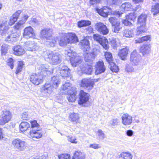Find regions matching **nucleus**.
Returning a JSON list of instances; mask_svg holds the SVG:
<instances>
[{"mask_svg": "<svg viewBox=\"0 0 159 159\" xmlns=\"http://www.w3.org/2000/svg\"><path fill=\"white\" fill-rule=\"evenodd\" d=\"M47 67L46 65H41L39 67V69L41 71L40 74H34L31 75L30 77V81L35 85H38L41 84L43 81V75L46 76V75H49L51 74Z\"/></svg>", "mask_w": 159, "mask_h": 159, "instance_id": "1", "label": "nucleus"}, {"mask_svg": "<svg viewBox=\"0 0 159 159\" xmlns=\"http://www.w3.org/2000/svg\"><path fill=\"white\" fill-rule=\"evenodd\" d=\"M41 34L44 39L48 41L47 42L49 43V45L52 47H54L56 44L57 38L52 36V30L49 28L43 29L41 31Z\"/></svg>", "mask_w": 159, "mask_h": 159, "instance_id": "2", "label": "nucleus"}, {"mask_svg": "<svg viewBox=\"0 0 159 159\" xmlns=\"http://www.w3.org/2000/svg\"><path fill=\"white\" fill-rule=\"evenodd\" d=\"M65 54L69 57V59L73 66L76 67L81 63L82 61L80 57L78 56L77 53L71 49L65 50Z\"/></svg>", "mask_w": 159, "mask_h": 159, "instance_id": "3", "label": "nucleus"}, {"mask_svg": "<svg viewBox=\"0 0 159 159\" xmlns=\"http://www.w3.org/2000/svg\"><path fill=\"white\" fill-rule=\"evenodd\" d=\"M46 54L47 56V58L52 64L57 65L61 62V56L58 53L48 51L47 52Z\"/></svg>", "mask_w": 159, "mask_h": 159, "instance_id": "4", "label": "nucleus"}, {"mask_svg": "<svg viewBox=\"0 0 159 159\" xmlns=\"http://www.w3.org/2000/svg\"><path fill=\"white\" fill-rule=\"evenodd\" d=\"M140 7V6H138L136 7V9L133 8L132 5L130 3L125 2L121 5L120 8L121 11H115L114 12V14L115 15L118 16L119 17H121V15L124 13L125 11H129L132 9H134L135 11H137L138 9Z\"/></svg>", "mask_w": 159, "mask_h": 159, "instance_id": "5", "label": "nucleus"}, {"mask_svg": "<svg viewBox=\"0 0 159 159\" xmlns=\"http://www.w3.org/2000/svg\"><path fill=\"white\" fill-rule=\"evenodd\" d=\"M12 144L14 148L19 151H23L27 149V143L19 138L14 139Z\"/></svg>", "mask_w": 159, "mask_h": 159, "instance_id": "6", "label": "nucleus"}, {"mask_svg": "<svg viewBox=\"0 0 159 159\" xmlns=\"http://www.w3.org/2000/svg\"><path fill=\"white\" fill-rule=\"evenodd\" d=\"M12 114L9 110H3L0 116V125H4L9 121L12 117Z\"/></svg>", "mask_w": 159, "mask_h": 159, "instance_id": "7", "label": "nucleus"}, {"mask_svg": "<svg viewBox=\"0 0 159 159\" xmlns=\"http://www.w3.org/2000/svg\"><path fill=\"white\" fill-rule=\"evenodd\" d=\"M109 21L112 25V31L118 33L122 28L120 21L117 19L113 17L109 18Z\"/></svg>", "mask_w": 159, "mask_h": 159, "instance_id": "8", "label": "nucleus"}, {"mask_svg": "<svg viewBox=\"0 0 159 159\" xmlns=\"http://www.w3.org/2000/svg\"><path fill=\"white\" fill-rule=\"evenodd\" d=\"M93 38L94 40L98 42L104 49L106 50L108 49V41L105 37L98 34H94Z\"/></svg>", "mask_w": 159, "mask_h": 159, "instance_id": "9", "label": "nucleus"}, {"mask_svg": "<svg viewBox=\"0 0 159 159\" xmlns=\"http://www.w3.org/2000/svg\"><path fill=\"white\" fill-rule=\"evenodd\" d=\"M130 61L133 65L138 66L140 65V57L136 50L131 53Z\"/></svg>", "mask_w": 159, "mask_h": 159, "instance_id": "10", "label": "nucleus"}, {"mask_svg": "<svg viewBox=\"0 0 159 159\" xmlns=\"http://www.w3.org/2000/svg\"><path fill=\"white\" fill-rule=\"evenodd\" d=\"M94 84L93 80L84 78L81 80L80 86L88 90H90L93 88Z\"/></svg>", "mask_w": 159, "mask_h": 159, "instance_id": "11", "label": "nucleus"}, {"mask_svg": "<svg viewBox=\"0 0 159 159\" xmlns=\"http://www.w3.org/2000/svg\"><path fill=\"white\" fill-rule=\"evenodd\" d=\"M11 29L9 30L7 34H5L4 37L5 38V41L8 43L11 41L15 42L16 41L18 37V34L16 32L12 33Z\"/></svg>", "mask_w": 159, "mask_h": 159, "instance_id": "12", "label": "nucleus"}, {"mask_svg": "<svg viewBox=\"0 0 159 159\" xmlns=\"http://www.w3.org/2000/svg\"><path fill=\"white\" fill-rule=\"evenodd\" d=\"M24 47L27 50L35 52L39 50V47L33 41H28L25 43Z\"/></svg>", "mask_w": 159, "mask_h": 159, "instance_id": "13", "label": "nucleus"}, {"mask_svg": "<svg viewBox=\"0 0 159 159\" xmlns=\"http://www.w3.org/2000/svg\"><path fill=\"white\" fill-rule=\"evenodd\" d=\"M94 27L98 32L103 35L107 34L109 32L106 26L101 22L97 23L95 24Z\"/></svg>", "mask_w": 159, "mask_h": 159, "instance_id": "14", "label": "nucleus"}, {"mask_svg": "<svg viewBox=\"0 0 159 159\" xmlns=\"http://www.w3.org/2000/svg\"><path fill=\"white\" fill-rule=\"evenodd\" d=\"M57 69L60 71L59 73L62 77H65L70 76V70L67 66L60 65L58 67L53 69V71L56 70Z\"/></svg>", "mask_w": 159, "mask_h": 159, "instance_id": "15", "label": "nucleus"}, {"mask_svg": "<svg viewBox=\"0 0 159 159\" xmlns=\"http://www.w3.org/2000/svg\"><path fill=\"white\" fill-rule=\"evenodd\" d=\"M95 74L98 75L104 72L106 70V67L103 61H99L95 66Z\"/></svg>", "mask_w": 159, "mask_h": 159, "instance_id": "16", "label": "nucleus"}, {"mask_svg": "<svg viewBox=\"0 0 159 159\" xmlns=\"http://www.w3.org/2000/svg\"><path fill=\"white\" fill-rule=\"evenodd\" d=\"M23 36L27 39L30 38H34L35 37V34L33 28L31 26L26 27L24 29Z\"/></svg>", "mask_w": 159, "mask_h": 159, "instance_id": "17", "label": "nucleus"}, {"mask_svg": "<svg viewBox=\"0 0 159 159\" xmlns=\"http://www.w3.org/2000/svg\"><path fill=\"white\" fill-rule=\"evenodd\" d=\"M11 29L9 28L7 21H3L0 24V35L5 36Z\"/></svg>", "mask_w": 159, "mask_h": 159, "instance_id": "18", "label": "nucleus"}, {"mask_svg": "<svg viewBox=\"0 0 159 159\" xmlns=\"http://www.w3.org/2000/svg\"><path fill=\"white\" fill-rule=\"evenodd\" d=\"M71 84L69 82H66L63 84L61 87L62 92L64 94H67L72 91V90L76 89L75 88H73Z\"/></svg>", "mask_w": 159, "mask_h": 159, "instance_id": "19", "label": "nucleus"}, {"mask_svg": "<svg viewBox=\"0 0 159 159\" xmlns=\"http://www.w3.org/2000/svg\"><path fill=\"white\" fill-rule=\"evenodd\" d=\"M41 129L40 127H39L36 129H34V130H31L30 132V136L31 137L36 139L41 138L43 135L42 133L40 131Z\"/></svg>", "mask_w": 159, "mask_h": 159, "instance_id": "20", "label": "nucleus"}, {"mask_svg": "<svg viewBox=\"0 0 159 159\" xmlns=\"http://www.w3.org/2000/svg\"><path fill=\"white\" fill-rule=\"evenodd\" d=\"M80 100L79 101V104H82L87 102L89 99V94L85 93L84 91L81 90L79 93Z\"/></svg>", "mask_w": 159, "mask_h": 159, "instance_id": "21", "label": "nucleus"}, {"mask_svg": "<svg viewBox=\"0 0 159 159\" xmlns=\"http://www.w3.org/2000/svg\"><path fill=\"white\" fill-rule=\"evenodd\" d=\"M122 122L125 125H129L132 123V117L128 114H125L121 117Z\"/></svg>", "mask_w": 159, "mask_h": 159, "instance_id": "22", "label": "nucleus"}, {"mask_svg": "<svg viewBox=\"0 0 159 159\" xmlns=\"http://www.w3.org/2000/svg\"><path fill=\"white\" fill-rule=\"evenodd\" d=\"M66 36L68 43H75L78 42V39L77 36L74 34H66Z\"/></svg>", "mask_w": 159, "mask_h": 159, "instance_id": "23", "label": "nucleus"}, {"mask_svg": "<svg viewBox=\"0 0 159 159\" xmlns=\"http://www.w3.org/2000/svg\"><path fill=\"white\" fill-rule=\"evenodd\" d=\"M84 55V60L86 61H92L94 60L95 55L94 52H90L89 50L85 51Z\"/></svg>", "mask_w": 159, "mask_h": 159, "instance_id": "24", "label": "nucleus"}, {"mask_svg": "<svg viewBox=\"0 0 159 159\" xmlns=\"http://www.w3.org/2000/svg\"><path fill=\"white\" fill-rule=\"evenodd\" d=\"M80 44L81 46V48L84 52L88 51L90 49L89 42L87 38H85L81 40Z\"/></svg>", "mask_w": 159, "mask_h": 159, "instance_id": "25", "label": "nucleus"}, {"mask_svg": "<svg viewBox=\"0 0 159 159\" xmlns=\"http://www.w3.org/2000/svg\"><path fill=\"white\" fill-rule=\"evenodd\" d=\"M21 12V11L19 10L15 12L13 15L10 17L8 24L10 25H12L16 22Z\"/></svg>", "mask_w": 159, "mask_h": 159, "instance_id": "26", "label": "nucleus"}, {"mask_svg": "<svg viewBox=\"0 0 159 159\" xmlns=\"http://www.w3.org/2000/svg\"><path fill=\"white\" fill-rule=\"evenodd\" d=\"M147 16L145 14H142L138 19V24L139 26L145 27Z\"/></svg>", "mask_w": 159, "mask_h": 159, "instance_id": "27", "label": "nucleus"}, {"mask_svg": "<svg viewBox=\"0 0 159 159\" xmlns=\"http://www.w3.org/2000/svg\"><path fill=\"white\" fill-rule=\"evenodd\" d=\"M129 52V48L126 47L120 50L119 53V56L121 58V60H124L127 56Z\"/></svg>", "mask_w": 159, "mask_h": 159, "instance_id": "28", "label": "nucleus"}, {"mask_svg": "<svg viewBox=\"0 0 159 159\" xmlns=\"http://www.w3.org/2000/svg\"><path fill=\"white\" fill-rule=\"evenodd\" d=\"M59 44L61 46H65L68 43L66 34H62L61 37L59 38Z\"/></svg>", "mask_w": 159, "mask_h": 159, "instance_id": "29", "label": "nucleus"}, {"mask_svg": "<svg viewBox=\"0 0 159 159\" xmlns=\"http://www.w3.org/2000/svg\"><path fill=\"white\" fill-rule=\"evenodd\" d=\"M13 49L14 54L16 55H22L24 54L25 52L24 48L20 45L16 46Z\"/></svg>", "mask_w": 159, "mask_h": 159, "instance_id": "30", "label": "nucleus"}, {"mask_svg": "<svg viewBox=\"0 0 159 159\" xmlns=\"http://www.w3.org/2000/svg\"><path fill=\"white\" fill-rule=\"evenodd\" d=\"M77 94L76 89L72 90V91L68 93L67 96V98L69 102H73L75 101L76 100V95Z\"/></svg>", "mask_w": 159, "mask_h": 159, "instance_id": "31", "label": "nucleus"}, {"mask_svg": "<svg viewBox=\"0 0 159 159\" xmlns=\"http://www.w3.org/2000/svg\"><path fill=\"white\" fill-rule=\"evenodd\" d=\"M51 83L53 85V86L56 89L58 87L61 83V80L58 76H53L51 79Z\"/></svg>", "mask_w": 159, "mask_h": 159, "instance_id": "32", "label": "nucleus"}, {"mask_svg": "<svg viewBox=\"0 0 159 159\" xmlns=\"http://www.w3.org/2000/svg\"><path fill=\"white\" fill-rule=\"evenodd\" d=\"M150 51V46L149 45H144L142 46L140 48V52L143 56L148 54Z\"/></svg>", "mask_w": 159, "mask_h": 159, "instance_id": "33", "label": "nucleus"}, {"mask_svg": "<svg viewBox=\"0 0 159 159\" xmlns=\"http://www.w3.org/2000/svg\"><path fill=\"white\" fill-rule=\"evenodd\" d=\"M90 21L85 20H81L77 22V26L79 28L89 26L91 25Z\"/></svg>", "mask_w": 159, "mask_h": 159, "instance_id": "34", "label": "nucleus"}, {"mask_svg": "<svg viewBox=\"0 0 159 159\" xmlns=\"http://www.w3.org/2000/svg\"><path fill=\"white\" fill-rule=\"evenodd\" d=\"M69 118L71 121L77 124L78 122L80 117L78 114L72 112L70 114Z\"/></svg>", "mask_w": 159, "mask_h": 159, "instance_id": "35", "label": "nucleus"}, {"mask_svg": "<svg viewBox=\"0 0 159 159\" xmlns=\"http://www.w3.org/2000/svg\"><path fill=\"white\" fill-rule=\"evenodd\" d=\"M132 155L129 152H123L119 156V159H132Z\"/></svg>", "mask_w": 159, "mask_h": 159, "instance_id": "36", "label": "nucleus"}, {"mask_svg": "<svg viewBox=\"0 0 159 159\" xmlns=\"http://www.w3.org/2000/svg\"><path fill=\"white\" fill-rule=\"evenodd\" d=\"M85 156L84 153L80 151H76L74 154L72 159H84Z\"/></svg>", "mask_w": 159, "mask_h": 159, "instance_id": "37", "label": "nucleus"}, {"mask_svg": "<svg viewBox=\"0 0 159 159\" xmlns=\"http://www.w3.org/2000/svg\"><path fill=\"white\" fill-rule=\"evenodd\" d=\"M30 127V125L27 122H22L20 125V128L21 131L24 132Z\"/></svg>", "mask_w": 159, "mask_h": 159, "instance_id": "38", "label": "nucleus"}, {"mask_svg": "<svg viewBox=\"0 0 159 159\" xmlns=\"http://www.w3.org/2000/svg\"><path fill=\"white\" fill-rule=\"evenodd\" d=\"M134 30L125 29L124 30L123 35L124 36L128 38H130L134 35Z\"/></svg>", "mask_w": 159, "mask_h": 159, "instance_id": "39", "label": "nucleus"}, {"mask_svg": "<svg viewBox=\"0 0 159 159\" xmlns=\"http://www.w3.org/2000/svg\"><path fill=\"white\" fill-rule=\"evenodd\" d=\"M80 67V69L82 73H85L88 75H90L92 71V68L90 66H88L87 67H84L81 68Z\"/></svg>", "mask_w": 159, "mask_h": 159, "instance_id": "40", "label": "nucleus"}, {"mask_svg": "<svg viewBox=\"0 0 159 159\" xmlns=\"http://www.w3.org/2000/svg\"><path fill=\"white\" fill-rule=\"evenodd\" d=\"M151 11L152 12H153V15L154 16L159 13V3H157L152 6Z\"/></svg>", "mask_w": 159, "mask_h": 159, "instance_id": "41", "label": "nucleus"}, {"mask_svg": "<svg viewBox=\"0 0 159 159\" xmlns=\"http://www.w3.org/2000/svg\"><path fill=\"white\" fill-rule=\"evenodd\" d=\"M105 57L106 61L108 64L113 61L112 56L111 52H105Z\"/></svg>", "mask_w": 159, "mask_h": 159, "instance_id": "42", "label": "nucleus"}, {"mask_svg": "<svg viewBox=\"0 0 159 159\" xmlns=\"http://www.w3.org/2000/svg\"><path fill=\"white\" fill-rule=\"evenodd\" d=\"M44 90H46L47 92L50 93L54 88L53 85H51L49 83H47L44 85Z\"/></svg>", "mask_w": 159, "mask_h": 159, "instance_id": "43", "label": "nucleus"}, {"mask_svg": "<svg viewBox=\"0 0 159 159\" xmlns=\"http://www.w3.org/2000/svg\"><path fill=\"white\" fill-rule=\"evenodd\" d=\"M109 64V68L113 72H117L119 70L118 66L113 61Z\"/></svg>", "mask_w": 159, "mask_h": 159, "instance_id": "44", "label": "nucleus"}, {"mask_svg": "<svg viewBox=\"0 0 159 159\" xmlns=\"http://www.w3.org/2000/svg\"><path fill=\"white\" fill-rule=\"evenodd\" d=\"M8 47L9 45L7 44H4L2 45L1 48L2 54L5 55L7 53Z\"/></svg>", "mask_w": 159, "mask_h": 159, "instance_id": "45", "label": "nucleus"}, {"mask_svg": "<svg viewBox=\"0 0 159 159\" xmlns=\"http://www.w3.org/2000/svg\"><path fill=\"white\" fill-rule=\"evenodd\" d=\"M150 37L149 35L146 36L142 37L141 38H139L135 40L136 43H142L143 41H147L149 40Z\"/></svg>", "mask_w": 159, "mask_h": 159, "instance_id": "46", "label": "nucleus"}, {"mask_svg": "<svg viewBox=\"0 0 159 159\" xmlns=\"http://www.w3.org/2000/svg\"><path fill=\"white\" fill-rule=\"evenodd\" d=\"M109 9L107 7H104L100 9V11H104V14H103L102 16L104 17H107L109 12Z\"/></svg>", "mask_w": 159, "mask_h": 159, "instance_id": "47", "label": "nucleus"}, {"mask_svg": "<svg viewBox=\"0 0 159 159\" xmlns=\"http://www.w3.org/2000/svg\"><path fill=\"white\" fill-rule=\"evenodd\" d=\"M30 123L31 124V128L32 129L31 130H34V129H36L39 127H40L39 124L37 123V121L36 120H34L31 121Z\"/></svg>", "mask_w": 159, "mask_h": 159, "instance_id": "48", "label": "nucleus"}, {"mask_svg": "<svg viewBox=\"0 0 159 159\" xmlns=\"http://www.w3.org/2000/svg\"><path fill=\"white\" fill-rule=\"evenodd\" d=\"M24 64L22 61H19L18 62V67H17L16 73L17 74L20 72L23 68V66Z\"/></svg>", "mask_w": 159, "mask_h": 159, "instance_id": "49", "label": "nucleus"}, {"mask_svg": "<svg viewBox=\"0 0 159 159\" xmlns=\"http://www.w3.org/2000/svg\"><path fill=\"white\" fill-rule=\"evenodd\" d=\"M136 30V32L135 35H139L141 32H144L146 31V29L145 27H141L140 26Z\"/></svg>", "mask_w": 159, "mask_h": 159, "instance_id": "50", "label": "nucleus"}, {"mask_svg": "<svg viewBox=\"0 0 159 159\" xmlns=\"http://www.w3.org/2000/svg\"><path fill=\"white\" fill-rule=\"evenodd\" d=\"M25 23V21L23 20H20L14 26V28L15 29L18 30L22 27L23 25Z\"/></svg>", "mask_w": 159, "mask_h": 159, "instance_id": "51", "label": "nucleus"}, {"mask_svg": "<svg viewBox=\"0 0 159 159\" xmlns=\"http://www.w3.org/2000/svg\"><path fill=\"white\" fill-rule=\"evenodd\" d=\"M97 133L99 139L103 140L104 138H105L106 137L105 135L102 130H98Z\"/></svg>", "mask_w": 159, "mask_h": 159, "instance_id": "52", "label": "nucleus"}, {"mask_svg": "<svg viewBox=\"0 0 159 159\" xmlns=\"http://www.w3.org/2000/svg\"><path fill=\"white\" fill-rule=\"evenodd\" d=\"M125 70L128 73H132L134 72V70L132 66L127 64L126 66Z\"/></svg>", "mask_w": 159, "mask_h": 159, "instance_id": "53", "label": "nucleus"}, {"mask_svg": "<svg viewBox=\"0 0 159 159\" xmlns=\"http://www.w3.org/2000/svg\"><path fill=\"white\" fill-rule=\"evenodd\" d=\"M59 159H70V155L69 154H62L58 156Z\"/></svg>", "mask_w": 159, "mask_h": 159, "instance_id": "54", "label": "nucleus"}, {"mask_svg": "<svg viewBox=\"0 0 159 159\" xmlns=\"http://www.w3.org/2000/svg\"><path fill=\"white\" fill-rule=\"evenodd\" d=\"M7 65L10 66L11 69H12L14 66V61L13 59L10 58L7 60Z\"/></svg>", "mask_w": 159, "mask_h": 159, "instance_id": "55", "label": "nucleus"}, {"mask_svg": "<svg viewBox=\"0 0 159 159\" xmlns=\"http://www.w3.org/2000/svg\"><path fill=\"white\" fill-rule=\"evenodd\" d=\"M67 139L69 142L72 143H76L77 141H76V139L72 136H69L67 137Z\"/></svg>", "mask_w": 159, "mask_h": 159, "instance_id": "56", "label": "nucleus"}, {"mask_svg": "<svg viewBox=\"0 0 159 159\" xmlns=\"http://www.w3.org/2000/svg\"><path fill=\"white\" fill-rule=\"evenodd\" d=\"M122 23L125 26H130L132 25L130 21V20H128L127 17H126V19H123L122 21Z\"/></svg>", "mask_w": 159, "mask_h": 159, "instance_id": "57", "label": "nucleus"}, {"mask_svg": "<svg viewBox=\"0 0 159 159\" xmlns=\"http://www.w3.org/2000/svg\"><path fill=\"white\" fill-rule=\"evenodd\" d=\"M125 16L126 17H127L128 20H129L134 21L136 18V16L134 15V13H130L129 14V15H125Z\"/></svg>", "mask_w": 159, "mask_h": 159, "instance_id": "58", "label": "nucleus"}, {"mask_svg": "<svg viewBox=\"0 0 159 159\" xmlns=\"http://www.w3.org/2000/svg\"><path fill=\"white\" fill-rule=\"evenodd\" d=\"M118 119L117 118L112 119L110 121V124L113 126H115L118 125Z\"/></svg>", "mask_w": 159, "mask_h": 159, "instance_id": "59", "label": "nucleus"}, {"mask_svg": "<svg viewBox=\"0 0 159 159\" xmlns=\"http://www.w3.org/2000/svg\"><path fill=\"white\" fill-rule=\"evenodd\" d=\"M89 147L90 148H93L95 149H98L101 148V146L98 144L94 143L92 144H91Z\"/></svg>", "mask_w": 159, "mask_h": 159, "instance_id": "60", "label": "nucleus"}, {"mask_svg": "<svg viewBox=\"0 0 159 159\" xmlns=\"http://www.w3.org/2000/svg\"><path fill=\"white\" fill-rule=\"evenodd\" d=\"M111 2V4L118 5L121 3L120 0H108L107 2Z\"/></svg>", "mask_w": 159, "mask_h": 159, "instance_id": "61", "label": "nucleus"}, {"mask_svg": "<svg viewBox=\"0 0 159 159\" xmlns=\"http://www.w3.org/2000/svg\"><path fill=\"white\" fill-rule=\"evenodd\" d=\"M28 115L26 112H23L21 114V117L24 120H26L28 117Z\"/></svg>", "mask_w": 159, "mask_h": 159, "instance_id": "62", "label": "nucleus"}, {"mask_svg": "<svg viewBox=\"0 0 159 159\" xmlns=\"http://www.w3.org/2000/svg\"><path fill=\"white\" fill-rule=\"evenodd\" d=\"M100 2V0H90L89 3L90 5H93Z\"/></svg>", "mask_w": 159, "mask_h": 159, "instance_id": "63", "label": "nucleus"}, {"mask_svg": "<svg viewBox=\"0 0 159 159\" xmlns=\"http://www.w3.org/2000/svg\"><path fill=\"white\" fill-rule=\"evenodd\" d=\"M47 155L46 154H44L39 157H33L32 159H47Z\"/></svg>", "mask_w": 159, "mask_h": 159, "instance_id": "64", "label": "nucleus"}]
</instances>
